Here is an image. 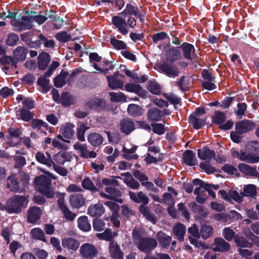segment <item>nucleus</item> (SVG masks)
Instances as JSON below:
<instances>
[{
    "instance_id": "1",
    "label": "nucleus",
    "mask_w": 259,
    "mask_h": 259,
    "mask_svg": "<svg viewBox=\"0 0 259 259\" xmlns=\"http://www.w3.org/2000/svg\"><path fill=\"white\" fill-rule=\"evenodd\" d=\"M118 14L119 16L112 17V23L118 31L124 36L128 32V27L134 28L136 27L137 22L136 18H138L142 24L145 22L146 13L141 6L127 3L125 9Z\"/></svg>"
},
{
    "instance_id": "2",
    "label": "nucleus",
    "mask_w": 259,
    "mask_h": 259,
    "mask_svg": "<svg viewBox=\"0 0 259 259\" xmlns=\"http://www.w3.org/2000/svg\"><path fill=\"white\" fill-rule=\"evenodd\" d=\"M28 196L15 195L9 198L6 205L5 210L10 213H19L23 207H26L28 204Z\"/></svg>"
},
{
    "instance_id": "3",
    "label": "nucleus",
    "mask_w": 259,
    "mask_h": 259,
    "mask_svg": "<svg viewBox=\"0 0 259 259\" xmlns=\"http://www.w3.org/2000/svg\"><path fill=\"white\" fill-rule=\"evenodd\" d=\"M34 183L35 189L47 198H52L55 196V192L51 179H35Z\"/></svg>"
},
{
    "instance_id": "4",
    "label": "nucleus",
    "mask_w": 259,
    "mask_h": 259,
    "mask_svg": "<svg viewBox=\"0 0 259 259\" xmlns=\"http://www.w3.org/2000/svg\"><path fill=\"white\" fill-rule=\"evenodd\" d=\"M102 184L108 186L105 188V191L109 194L110 199L113 200L120 203L123 202V200L119 198L121 196V192L114 188L118 186V182L116 179H102Z\"/></svg>"
},
{
    "instance_id": "5",
    "label": "nucleus",
    "mask_w": 259,
    "mask_h": 259,
    "mask_svg": "<svg viewBox=\"0 0 259 259\" xmlns=\"http://www.w3.org/2000/svg\"><path fill=\"white\" fill-rule=\"evenodd\" d=\"M159 72L162 73L169 77H175L179 76L180 71L176 65L170 63L166 60L159 64L155 68Z\"/></svg>"
},
{
    "instance_id": "6",
    "label": "nucleus",
    "mask_w": 259,
    "mask_h": 259,
    "mask_svg": "<svg viewBox=\"0 0 259 259\" xmlns=\"http://www.w3.org/2000/svg\"><path fill=\"white\" fill-rule=\"evenodd\" d=\"M136 246L139 250L148 253L156 247L157 242L153 238L143 237L137 243Z\"/></svg>"
},
{
    "instance_id": "7",
    "label": "nucleus",
    "mask_w": 259,
    "mask_h": 259,
    "mask_svg": "<svg viewBox=\"0 0 259 259\" xmlns=\"http://www.w3.org/2000/svg\"><path fill=\"white\" fill-rule=\"evenodd\" d=\"M8 15L6 17L7 18L11 19L10 23L12 26L15 27V28L13 29V30L18 32L23 31L25 22L24 18L26 17V16H22L20 18H17V12H13L8 10Z\"/></svg>"
},
{
    "instance_id": "8",
    "label": "nucleus",
    "mask_w": 259,
    "mask_h": 259,
    "mask_svg": "<svg viewBox=\"0 0 259 259\" xmlns=\"http://www.w3.org/2000/svg\"><path fill=\"white\" fill-rule=\"evenodd\" d=\"M79 253L85 259H93L97 255L98 251L95 245L90 243H85L80 246Z\"/></svg>"
},
{
    "instance_id": "9",
    "label": "nucleus",
    "mask_w": 259,
    "mask_h": 259,
    "mask_svg": "<svg viewBox=\"0 0 259 259\" xmlns=\"http://www.w3.org/2000/svg\"><path fill=\"white\" fill-rule=\"evenodd\" d=\"M232 155L233 157L237 158L240 160L247 163H255L259 162V155L247 153L243 150H241L240 152L238 151L234 150L232 152Z\"/></svg>"
},
{
    "instance_id": "10",
    "label": "nucleus",
    "mask_w": 259,
    "mask_h": 259,
    "mask_svg": "<svg viewBox=\"0 0 259 259\" xmlns=\"http://www.w3.org/2000/svg\"><path fill=\"white\" fill-rule=\"evenodd\" d=\"M24 19L25 20L24 27V31H25L30 30L33 28L32 23L33 22H36L39 25H42L48 20V17L37 14L33 16H26Z\"/></svg>"
},
{
    "instance_id": "11",
    "label": "nucleus",
    "mask_w": 259,
    "mask_h": 259,
    "mask_svg": "<svg viewBox=\"0 0 259 259\" xmlns=\"http://www.w3.org/2000/svg\"><path fill=\"white\" fill-rule=\"evenodd\" d=\"M85 106L90 110L100 112L106 108L107 103L104 99L96 97L89 100L85 103Z\"/></svg>"
},
{
    "instance_id": "12",
    "label": "nucleus",
    "mask_w": 259,
    "mask_h": 259,
    "mask_svg": "<svg viewBox=\"0 0 259 259\" xmlns=\"http://www.w3.org/2000/svg\"><path fill=\"white\" fill-rule=\"evenodd\" d=\"M255 124L248 119H243L237 122L235 124V130L240 134L242 135L254 130Z\"/></svg>"
},
{
    "instance_id": "13",
    "label": "nucleus",
    "mask_w": 259,
    "mask_h": 259,
    "mask_svg": "<svg viewBox=\"0 0 259 259\" xmlns=\"http://www.w3.org/2000/svg\"><path fill=\"white\" fill-rule=\"evenodd\" d=\"M183 53L184 57L187 59L191 61L192 62H195L196 60L194 59L197 56L196 50L194 46L188 42H183L180 47Z\"/></svg>"
},
{
    "instance_id": "14",
    "label": "nucleus",
    "mask_w": 259,
    "mask_h": 259,
    "mask_svg": "<svg viewBox=\"0 0 259 259\" xmlns=\"http://www.w3.org/2000/svg\"><path fill=\"white\" fill-rule=\"evenodd\" d=\"M182 53L179 47H171L165 52L166 60L174 63L181 59Z\"/></svg>"
},
{
    "instance_id": "15",
    "label": "nucleus",
    "mask_w": 259,
    "mask_h": 259,
    "mask_svg": "<svg viewBox=\"0 0 259 259\" xmlns=\"http://www.w3.org/2000/svg\"><path fill=\"white\" fill-rule=\"evenodd\" d=\"M80 243L77 239L72 237H66L62 240V245L70 253L75 252L79 248Z\"/></svg>"
},
{
    "instance_id": "16",
    "label": "nucleus",
    "mask_w": 259,
    "mask_h": 259,
    "mask_svg": "<svg viewBox=\"0 0 259 259\" xmlns=\"http://www.w3.org/2000/svg\"><path fill=\"white\" fill-rule=\"evenodd\" d=\"M120 131L128 135L136 129L134 122L130 118H124L120 122Z\"/></svg>"
},
{
    "instance_id": "17",
    "label": "nucleus",
    "mask_w": 259,
    "mask_h": 259,
    "mask_svg": "<svg viewBox=\"0 0 259 259\" xmlns=\"http://www.w3.org/2000/svg\"><path fill=\"white\" fill-rule=\"evenodd\" d=\"M27 221L31 224H35L40 219L41 210L36 206H33L28 209Z\"/></svg>"
},
{
    "instance_id": "18",
    "label": "nucleus",
    "mask_w": 259,
    "mask_h": 259,
    "mask_svg": "<svg viewBox=\"0 0 259 259\" xmlns=\"http://www.w3.org/2000/svg\"><path fill=\"white\" fill-rule=\"evenodd\" d=\"M182 159L183 162L189 166L196 165L198 163L195 153L191 150H186L183 154Z\"/></svg>"
},
{
    "instance_id": "19",
    "label": "nucleus",
    "mask_w": 259,
    "mask_h": 259,
    "mask_svg": "<svg viewBox=\"0 0 259 259\" xmlns=\"http://www.w3.org/2000/svg\"><path fill=\"white\" fill-rule=\"evenodd\" d=\"M105 212V208L101 203L91 205L88 209V214L92 217L96 218L102 216Z\"/></svg>"
},
{
    "instance_id": "20",
    "label": "nucleus",
    "mask_w": 259,
    "mask_h": 259,
    "mask_svg": "<svg viewBox=\"0 0 259 259\" xmlns=\"http://www.w3.org/2000/svg\"><path fill=\"white\" fill-rule=\"evenodd\" d=\"M239 170L248 177H256L259 178V173L257 172L255 167H252L246 163H239L238 166Z\"/></svg>"
},
{
    "instance_id": "21",
    "label": "nucleus",
    "mask_w": 259,
    "mask_h": 259,
    "mask_svg": "<svg viewBox=\"0 0 259 259\" xmlns=\"http://www.w3.org/2000/svg\"><path fill=\"white\" fill-rule=\"evenodd\" d=\"M230 249V244L223 238L218 237L214 239V247L213 248L214 251L225 252L229 251Z\"/></svg>"
},
{
    "instance_id": "22",
    "label": "nucleus",
    "mask_w": 259,
    "mask_h": 259,
    "mask_svg": "<svg viewBox=\"0 0 259 259\" xmlns=\"http://www.w3.org/2000/svg\"><path fill=\"white\" fill-rule=\"evenodd\" d=\"M156 238L159 242L160 246L164 249H167L169 246L171 240V237L168 236L165 233L159 231L156 234Z\"/></svg>"
},
{
    "instance_id": "23",
    "label": "nucleus",
    "mask_w": 259,
    "mask_h": 259,
    "mask_svg": "<svg viewBox=\"0 0 259 259\" xmlns=\"http://www.w3.org/2000/svg\"><path fill=\"white\" fill-rule=\"evenodd\" d=\"M198 157L202 160L210 161L215 156V152L208 146H205L198 150Z\"/></svg>"
},
{
    "instance_id": "24",
    "label": "nucleus",
    "mask_w": 259,
    "mask_h": 259,
    "mask_svg": "<svg viewBox=\"0 0 259 259\" xmlns=\"http://www.w3.org/2000/svg\"><path fill=\"white\" fill-rule=\"evenodd\" d=\"M28 48L25 46H18L13 51V56L20 62L24 61L28 53Z\"/></svg>"
},
{
    "instance_id": "25",
    "label": "nucleus",
    "mask_w": 259,
    "mask_h": 259,
    "mask_svg": "<svg viewBox=\"0 0 259 259\" xmlns=\"http://www.w3.org/2000/svg\"><path fill=\"white\" fill-rule=\"evenodd\" d=\"M162 116V111L156 107L150 108L147 113V119L151 122L160 121Z\"/></svg>"
},
{
    "instance_id": "26",
    "label": "nucleus",
    "mask_w": 259,
    "mask_h": 259,
    "mask_svg": "<svg viewBox=\"0 0 259 259\" xmlns=\"http://www.w3.org/2000/svg\"><path fill=\"white\" fill-rule=\"evenodd\" d=\"M51 60L49 54L42 52L39 54L37 58L38 68L39 70H45L47 69Z\"/></svg>"
},
{
    "instance_id": "27",
    "label": "nucleus",
    "mask_w": 259,
    "mask_h": 259,
    "mask_svg": "<svg viewBox=\"0 0 259 259\" xmlns=\"http://www.w3.org/2000/svg\"><path fill=\"white\" fill-rule=\"evenodd\" d=\"M46 155L47 156L43 153L37 152L35 154L36 160L41 164L46 165L48 167H51L52 164H54V162L49 152H46Z\"/></svg>"
},
{
    "instance_id": "28",
    "label": "nucleus",
    "mask_w": 259,
    "mask_h": 259,
    "mask_svg": "<svg viewBox=\"0 0 259 259\" xmlns=\"http://www.w3.org/2000/svg\"><path fill=\"white\" fill-rule=\"evenodd\" d=\"M72 159V155L69 152L64 151H60L53 156V159L60 164H64L65 162L70 161Z\"/></svg>"
},
{
    "instance_id": "29",
    "label": "nucleus",
    "mask_w": 259,
    "mask_h": 259,
    "mask_svg": "<svg viewBox=\"0 0 259 259\" xmlns=\"http://www.w3.org/2000/svg\"><path fill=\"white\" fill-rule=\"evenodd\" d=\"M129 195L131 200L138 203H142V205H146L149 202L148 196L143 192H139L137 194L134 192H130Z\"/></svg>"
},
{
    "instance_id": "30",
    "label": "nucleus",
    "mask_w": 259,
    "mask_h": 259,
    "mask_svg": "<svg viewBox=\"0 0 259 259\" xmlns=\"http://www.w3.org/2000/svg\"><path fill=\"white\" fill-rule=\"evenodd\" d=\"M207 117L199 118L194 114H190L188 118V122L193 125L195 130L201 129L206 123Z\"/></svg>"
},
{
    "instance_id": "31",
    "label": "nucleus",
    "mask_w": 259,
    "mask_h": 259,
    "mask_svg": "<svg viewBox=\"0 0 259 259\" xmlns=\"http://www.w3.org/2000/svg\"><path fill=\"white\" fill-rule=\"evenodd\" d=\"M88 140L92 146L94 147H98L102 144L104 140L101 134L92 133L88 136Z\"/></svg>"
},
{
    "instance_id": "32",
    "label": "nucleus",
    "mask_w": 259,
    "mask_h": 259,
    "mask_svg": "<svg viewBox=\"0 0 259 259\" xmlns=\"http://www.w3.org/2000/svg\"><path fill=\"white\" fill-rule=\"evenodd\" d=\"M186 231V227L181 223H178L175 225L172 230V234L176 236L179 241H183L184 240Z\"/></svg>"
},
{
    "instance_id": "33",
    "label": "nucleus",
    "mask_w": 259,
    "mask_h": 259,
    "mask_svg": "<svg viewBox=\"0 0 259 259\" xmlns=\"http://www.w3.org/2000/svg\"><path fill=\"white\" fill-rule=\"evenodd\" d=\"M189 206L194 213H197L202 217H206L209 214V210L205 207L197 204L195 202H192L189 204Z\"/></svg>"
},
{
    "instance_id": "34",
    "label": "nucleus",
    "mask_w": 259,
    "mask_h": 259,
    "mask_svg": "<svg viewBox=\"0 0 259 259\" xmlns=\"http://www.w3.org/2000/svg\"><path fill=\"white\" fill-rule=\"evenodd\" d=\"M70 203L72 207L79 208L84 205L85 199L81 194H73L70 196Z\"/></svg>"
},
{
    "instance_id": "35",
    "label": "nucleus",
    "mask_w": 259,
    "mask_h": 259,
    "mask_svg": "<svg viewBox=\"0 0 259 259\" xmlns=\"http://www.w3.org/2000/svg\"><path fill=\"white\" fill-rule=\"evenodd\" d=\"M74 126L72 123L67 122L62 126L60 131L65 138L70 139L74 135V132L73 128Z\"/></svg>"
},
{
    "instance_id": "36",
    "label": "nucleus",
    "mask_w": 259,
    "mask_h": 259,
    "mask_svg": "<svg viewBox=\"0 0 259 259\" xmlns=\"http://www.w3.org/2000/svg\"><path fill=\"white\" fill-rule=\"evenodd\" d=\"M68 75L67 71L62 70L60 73L54 79V85L56 88H61L65 85L66 83V78Z\"/></svg>"
},
{
    "instance_id": "37",
    "label": "nucleus",
    "mask_w": 259,
    "mask_h": 259,
    "mask_svg": "<svg viewBox=\"0 0 259 259\" xmlns=\"http://www.w3.org/2000/svg\"><path fill=\"white\" fill-rule=\"evenodd\" d=\"M143 111V109L140 106L135 104H130L127 109L128 114L135 117L142 116Z\"/></svg>"
},
{
    "instance_id": "38",
    "label": "nucleus",
    "mask_w": 259,
    "mask_h": 259,
    "mask_svg": "<svg viewBox=\"0 0 259 259\" xmlns=\"http://www.w3.org/2000/svg\"><path fill=\"white\" fill-rule=\"evenodd\" d=\"M109 251L110 256L113 258L123 255V253L121 250L120 246L118 245L117 242H115L114 241H110Z\"/></svg>"
},
{
    "instance_id": "39",
    "label": "nucleus",
    "mask_w": 259,
    "mask_h": 259,
    "mask_svg": "<svg viewBox=\"0 0 259 259\" xmlns=\"http://www.w3.org/2000/svg\"><path fill=\"white\" fill-rule=\"evenodd\" d=\"M188 233L189 234V240L190 242L194 244L196 242L195 239H199L201 237L200 232L199 231L198 226L196 224H193L192 226L189 227L188 229Z\"/></svg>"
},
{
    "instance_id": "40",
    "label": "nucleus",
    "mask_w": 259,
    "mask_h": 259,
    "mask_svg": "<svg viewBox=\"0 0 259 259\" xmlns=\"http://www.w3.org/2000/svg\"><path fill=\"white\" fill-rule=\"evenodd\" d=\"M147 89L154 95H159L161 93V87L155 80H150L148 81Z\"/></svg>"
},
{
    "instance_id": "41",
    "label": "nucleus",
    "mask_w": 259,
    "mask_h": 259,
    "mask_svg": "<svg viewBox=\"0 0 259 259\" xmlns=\"http://www.w3.org/2000/svg\"><path fill=\"white\" fill-rule=\"evenodd\" d=\"M30 236L33 239L40 240L44 242H47L45 234L39 228L32 229L30 231Z\"/></svg>"
},
{
    "instance_id": "42",
    "label": "nucleus",
    "mask_w": 259,
    "mask_h": 259,
    "mask_svg": "<svg viewBox=\"0 0 259 259\" xmlns=\"http://www.w3.org/2000/svg\"><path fill=\"white\" fill-rule=\"evenodd\" d=\"M103 65L105 66H108V68L103 69L101 67H100L97 64H94V68L98 71L103 73L105 75L109 73V70H112L115 67V66L113 64V62L109 61L107 59H104L103 61Z\"/></svg>"
},
{
    "instance_id": "43",
    "label": "nucleus",
    "mask_w": 259,
    "mask_h": 259,
    "mask_svg": "<svg viewBox=\"0 0 259 259\" xmlns=\"http://www.w3.org/2000/svg\"><path fill=\"white\" fill-rule=\"evenodd\" d=\"M78 227L82 231H89L91 229V226L87 216L83 215L79 217L77 220Z\"/></svg>"
},
{
    "instance_id": "44",
    "label": "nucleus",
    "mask_w": 259,
    "mask_h": 259,
    "mask_svg": "<svg viewBox=\"0 0 259 259\" xmlns=\"http://www.w3.org/2000/svg\"><path fill=\"white\" fill-rule=\"evenodd\" d=\"M60 100L59 103L65 107H68L73 104V98L68 92L62 93Z\"/></svg>"
},
{
    "instance_id": "45",
    "label": "nucleus",
    "mask_w": 259,
    "mask_h": 259,
    "mask_svg": "<svg viewBox=\"0 0 259 259\" xmlns=\"http://www.w3.org/2000/svg\"><path fill=\"white\" fill-rule=\"evenodd\" d=\"M146 205H141L139 207L140 211L145 218L153 224L156 223V219L154 215L150 213L149 208L145 206Z\"/></svg>"
},
{
    "instance_id": "46",
    "label": "nucleus",
    "mask_w": 259,
    "mask_h": 259,
    "mask_svg": "<svg viewBox=\"0 0 259 259\" xmlns=\"http://www.w3.org/2000/svg\"><path fill=\"white\" fill-rule=\"evenodd\" d=\"M19 41L18 35L14 32H11L7 35L5 44L8 47H13L17 46Z\"/></svg>"
},
{
    "instance_id": "47",
    "label": "nucleus",
    "mask_w": 259,
    "mask_h": 259,
    "mask_svg": "<svg viewBox=\"0 0 259 259\" xmlns=\"http://www.w3.org/2000/svg\"><path fill=\"white\" fill-rule=\"evenodd\" d=\"M226 119L225 114L221 111H216L211 117L212 123L219 126L224 122Z\"/></svg>"
},
{
    "instance_id": "48",
    "label": "nucleus",
    "mask_w": 259,
    "mask_h": 259,
    "mask_svg": "<svg viewBox=\"0 0 259 259\" xmlns=\"http://www.w3.org/2000/svg\"><path fill=\"white\" fill-rule=\"evenodd\" d=\"M95 186L93 182L91 181V179H83L82 182V187L92 192H95L98 190V188L102 187V184L96 183Z\"/></svg>"
},
{
    "instance_id": "49",
    "label": "nucleus",
    "mask_w": 259,
    "mask_h": 259,
    "mask_svg": "<svg viewBox=\"0 0 259 259\" xmlns=\"http://www.w3.org/2000/svg\"><path fill=\"white\" fill-rule=\"evenodd\" d=\"M200 235L203 239H206L212 236L213 230L210 225H203L201 226L200 230Z\"/></svg>"
},
{
    "instance_id": "50",
    "label": "nucleus",
    "mask_w": 259,
    "mask_h": 259,
    "mask_svg": "<svg viewBox=\"0 0 259 259\" xmlns=\"http://www.w3.org/2000/svg\"><path fill=\"white\" fill-rule=\"evenodd\" d=\"M109 87L114 90L116 89H121L123 86V82L118 80L113 76H107Z\"/></svg>"
},
{
    "instance_id": "51",
    "label": "nucleus",
    "mask_w": 259,
    "mask_h": 259,
    "mask_svg": "<svg viewBox=\"0 0 259 259\" xmlns=\"http://www.w3.org/2000/svg\"><path fill=\"white\" fill-rule=\"evenodd\" d=\"M234 242L237 246L242 248L251 247L252 246V243L249 242L244 237L238 234L235 236Z\"/></svg>"
},
{
    "instance_id": "52",
    "label": "nucleus",
    "mask_w": 259,
    "mask_h": 259,
    "mask_svg": "<svg viewBox=\"0 0 259 259\" xmlns=\"http://www.w3.org/2000/svg\"><path fill=\"white\" fill-rule=\"evenodd\" d=\"M97 236L100 239L111 241L114 237L117 236V233L115 232H112L110 229H107L103 233L97 234Z\"/></svg>"
},
{
    "instance_id": "53",
    "label": "nucleus",
    "mask_w": 259,
    "mask_h": 259,
    "mask_svg": "<svg viewBox=\"0 0 259 259\" xmlns=\"http://www.w3.org/2000/svg\"><path fill=\"white\" fill-rule=\"evenodd\" d=\"M18 112L21 119L26 122L30 121L34 116V114L32 112L24 108H20Z\"/></svg>"
},
{
    "instance_id": "54",
    "label": "nucleus",
    "mask_w": 259,
    "mask_h": 259,
    "mask_svg": "<svg viewBox=\"0 0 259 259\" xmlns=\"http://www.w3.org/2000/svg\"><path fill=\"white\" fill-rule=\"evenodd\" d=\"M73 147L76 150L78 151L80 153V157L85 159L88 158L87 155L89 154V151L88 150L86 145L77 142L73 145Z\"/></svg>"
},
{
    "instance_id": "55",
    "label": "nucleus",
    "mask_w": 259,
    "mask_h": 259,
    "mask_svg": "<svg viewBox=\"0 0 259 259\" xmlns=\"http://www.w3.org/2000/svg\"><path fill=\"white\" fill-rule=\"evenodd\" d=\"M110 44L116 50H124L127 47L126 44L122 40L116 39L114 36L110 38Z\"/></svg>"
},
{
    "instance_id": "56",
    "label": "nucleus",
    "mask_w": 259,
    "mask_h": 259,
    "mask_svg": "<svg viewBox=\"0 0 259 259\" xmlns=\"http://www.w3.org/2000/svg\"><path fill=\"white\" fill-rule=\"evenodd\" d=\"M222 169L230 175H234L238 177L240 176V174L238 172L237 168L230 164H225L222 167Z\"/></svg>"
},
{
    "instance_id": "57",
    "label": "nucleus",
    "mask_w": 259,
    "mask_h": 259,
    "mask_svg": "<svg viewBox=\"0 0 259 259\" xmlns=\"http://www.w3.org/2000/svg\"><path fill=\"white\" fill-rule=\"evenodd\" d=\"M37 84L41 88L43 91L47 93L50 89V87L49 86L50 80L47 79L46 77H39L37 79Z\"/></svg>"
},
{
    "instance_id": "58",
    "label": "nucleus",
    "mask_w": 259,
    "mask_h": 259,
    "mask_svg": "<svg viewBox=\"0 0 259 259\" xmlns=\"http://www.w3.org/2000/svg\"><path fill=\"white\" fill-rule=\"evenodd\" d=\"M151 126L153 127V132L158 135H162L165 132L164 125L161 123H152L151 124Z\"/></svg>"
},
{
    "instance_id": "59",
    "label": "nucleus",
    "mask_w": 259,
    "mask_h": 259,
    "mask_svg": "<svg viewBox=\"0 0 259 259\" xmlns=\"http://www.w3.org/2000/svg\"><path fill=\"white\" fill-rule=\"evenodd\" d=\"M151 37L154 44H158L159 41L164 40L166 38H169L167 34L163 31L153 34Z\"/></svg>"
},
{
    "instance_id": "60",
    "label": "nucleus",
    "mask_w": 259,
    "mask_h": 259,
    "mask_svg": "<svg viewBox=\"0 0 259 259\" xmlns=\"http://www.w3.org/2000/svg\"><path fill=\"white\" fill-rule=\"evenodd\" d=\"M55 38L59 41L65 43L71 39V36L68 34L66 31H62L57 33L55 35Z\"/></svg>"
},
{
    "instance_id": "61",
    "label": "nucleus",
    "mask_w": 259,
    "mask_h": 259,
    "mask_svg": "<svg viewBox=\"0 0 259 259\" xmlns=\"http://www.w3.org/2000/svg\"><path fill=\"white\" fill-rule=\"evenodd\" d=\"M125 88L129 92L135 93L139 95V93L142 90L140 84L128 83L125 84Z\"/></svg>"
},
{
    "instance_id": "62",
    "label": "nucleus",
    "mask_w": 259,
    "mask_h": 259,
    "mask_svg": "<svg viewBox=\"0 0 259 259\" xmlns=\"http://www.w3.org/2000/svg\"><path fill=\"white\" fill-rule=\"evenodd\" d=\"M111 101L114 102H118L124 101L126 99L125 96L122 93L110 92L109 93Z\"/></svg>"
},
{
    "instance_id": "63",
    "label": "nucleus",
    "mask_w": 259,
    "mask_h": 259,
    "mask_svg": "<svg viewBox=\"0 0 259 259\" xmlns=\"http://www.w3.org/2000/svg\"><path fill=\"white\" fill-rule=\"evenodd\" d=\"M107 134L108 140L110 143H117L120 139V136L119 133L110 131H105Z\"/></svg>"
},
{
    "instance_id": "64",
    "label": "nucleus",
    "mask_w": 259,
    "mask_h": 259,
    "mask_svg": "<svg viewBox=\"0 0 259 259\" xmlns=\"http://www.w3.org/2000/svg\"><path fill=\"white\" fill-rule=\"evenodd\" d=\"M7 187L10 190L13 192H17L19 189V183L17 179H7Z\"/></svg>"
}]
</instances>
